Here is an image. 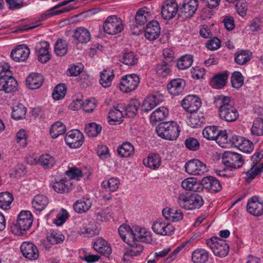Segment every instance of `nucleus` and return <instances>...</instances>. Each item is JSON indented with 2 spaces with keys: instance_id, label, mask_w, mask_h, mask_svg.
Wrapping results in <instances>:
<instances>
[{
  "instance_id": "nucleus-45",
  "label": "nucleus",
  "mask_w": 263,
  "mask_h": 263,
  "mask_svg": "<svg viewBox=\"0 0 263 263\" xmlns=\"http://www.w3.org/2000/svg\"><path fill=\"white\" fill-rule=\"evenodd\" d=\"M205 119L204 116L201 114H192L190 116L187 123L188 125L193 128H197L201 126L204 124Z\"/></svg>"
},
{
  "instance_id": "nucleus-52",
  "label": "nucleus",
  "mask_w": 263,
  "mask_h": 263,
  "mask_svg": "<svg viewBox=\"0 0 263 263\" xmlns=\"http://www.w3.org/2000/svg\"><path fill=\"white\" fill-rule=\"evenodd\" d=\"M102 126L96 123H90L86 125L85 132L89 137H97L101 132Z\"/></svg>"
},
{
  "instance_id": "nucleus-6",
  "label": "nucleus",
  "mask_w": 263,
  "mask_h": 263,
  "mask_svg": "<svg viewBox=\"0 0 263 263\" xmlns=\"http://www.w3.org/2000/svg\"><path fill=\"white\" fill-rule=\"evenodd\" d=\"M124 28L123 22L117 15L109 16L105 20L103 25V29L105 32L114 35L120 33Z\"/></svg>"
},
{
  "instance_id": "nucleus-61",
  "label": "nucleus",
  "mask_w": 263,
  "mask_h": 263,
  "mask_svg": "<svg viewBox=\"0 0 263 263\" xmlns=\"http://www.w3.org/2000/svg\"><path fill=\"white\" fill-rule=\"evenodd\" d=\"M132 232H133V229H131L129 226L126 225H122L118 229V232L120 237L126 243H128L129 241L126 239V235H127L129 237L131 238L130 234Z\"/></svg>"
},
{
  "instance_id": "nucleus-5",
  "label": "nucleus",
  "mask_w": 263,
  "mask_h": 263,
  "mask_svg": "<svg viewBox=\"0 0 263 263\" xmlns=\"http://www.w3.org/2000/svg\"><path fill=\"white\" fill-rule=\"evenodd\" d=\"M206 244L216 256L223 257L229 253V246L226 240L218 237H211L206 241Z\"/></svg>"
},
{
  "instance_id": "nucleus-43",
  "label": "nucleus",
  "mask_w": 263,
  "mask_h": 263,
  "mask_svg": "<svg viewBox=\"0 0 263 263\" xmlns=\"http://www.w3.org/2000/svg\"><path fill=\"white\" fill-rule=\"evenodd\" d=\"M13 200L12 194L4 192L0 194V208L4 210H8L11 208V204Z\"/></svg>"
},
{
  "instance_id": "nucleus-1",
  "label": "nucleus",
  "mask_w": 263,
  "mask_h": 263,
  "mask_svg": "<svg viewBox=\"0 0 263 263\" xmlns=\"http://www.w3.org/2000/svg\"><path fill=\"white\" fill-rule=\"evenodd\" d=\"M214 104L218 108L219 115L222 120L232 122L239 118V112L229 97L216 96L214 97Z\"/></svg>"
},
{
  "instance_id": "nucleus-40",
  "label": "nucleus",
  "mask_w": 263,
  "mask_h": 263,
  "mask_svg": "<svg viewBox=\"0 0 263 263\" xmlns=\"http://www.w3.org/2000/svg\"><path fill=\"white\" fill-rule=\"evenodd\" d=\"M40 164L45 169H50L56 164L55 158L48 154L41 155L39 159Z\"/></svg>"
},
{
  "instance_id": "nucleus-33",
  "label": "nucleus",
  "mask_w": 263,
  "mask_h": 263,
  "mask_svg": "<svg viewBox=\"0 0 263 263\" xmlns=\"http://www.w3.org/2000/svg\"><path fill=\"white\" fill-rule=\"evenodd\" d=\"M71 184L69 180L62 179L59 181L55 180L52 186L56 192L62 194L68 192L70 190Z\"/></svg>"
},
{
  "instance_id": "nucleus-2",
  "label": "nucleus",
  "mask_w": 263,
  "mask_h": 263,
  "mask_svg": "<svg viewBox=\"0 0 263 263\" xmlns=\"http://www.w3.org/2000/svg\"><path fill=\"white\" fill-rule=\"evenodd\" d=\"M156 130L159 137L168 140L176 139L180 132L179 125L174 121L160 123L156 127Z\"/></svg>"
},
{
  "instance_id": "nucleus-23",
  "label": "nucleus",
  "mask_w": 263,
  "mask_h": 263,
  "mask_svg": "<svg viewBox=\"0 0 263 263\" xmlns=\"http://www.w3.org/2000/svg\"><path fill=\"white\" fill-rule=\"evenodd\" d=\"M160 26L157 21L148 23L145 28V37L149 41H154L159 37L160 34Z\"/></svg>"
},
{
  "instance_id": "nucleus-12",
  "label": "nucleus",
  "mask_w": 263,
  "mask_h": 263,
  "mask_svg": "<svg viewBox=\"0 0 263 263\" xmlns=\"http://www.w3.org/2000/svg\"><path fill=\"white\" fill-rule=\"evenodd\" d=\"M179 10L175 0H165L162 6L161 16L165 20H170L179 12Z\"/></svg>"
},
{
  "instance_id": "nucleus-11",
  "label": "nucleus",
  "mask_w": 263,
  "mask_h": 263,
  "mask_svg": "<svg viewBox=\"0 0 263 263\" xmlns=\"http://www.w3.org/2000/svg\"><path fill=\"white\" fill-rule=\"evenodd\" d=\"M198 4V0H183L178 15L184 18L193 16L197 10Z\"/></svg>"
},
{
  "instance_id": "nucleus-14",
  "label": "nucleus",
  "mask_w": 263,
  "mask_h": 263,
  "mask_svg": "<svg viewBox=\"0 0 263 263\" xmlns=\"http://www.w3.org/2000/svg\"><path fill=\"white\" fill-rule=\"evenodd\" d=\"M49 43L45 41L37 43L35 45V50L37 56L38 60L42 63L47 62L51 58L49 52Z\"/></svg>"
},
{
  "instance_id": "nucleus-35",
  "label": "nucleus",
  "mask_w": 263,
  "mask_h": 263,
  "mask_svg": "<svg viewBox=\"0 0 263 263\" xmlns=\"http://www.w3.org/2000/svg\"><path fill=\"white\" fill-rule=\"evenodd\" d=\"M115 74L112 70L105 69L100 73V84L105 88L111 86Z\"/></svg>"
},
{
  "instance_id": "nucleus-44",
  "label": "nucleus",
  "mask_w": 263,
  "mask_h": 263,
  "mask_svg": "<svg viewBox=\"0 0 263 263\" xmlns=\"http://www.w3.org/2000/svg\"><path fill=\"white\" fill-rule=\"evenodd\" d=\"M79 233L84 237H93L98 234L99 230L96 226L84 223L80 228Z\"/></svg>"
},
{
  "instance_id": "nucleus-8",
  "label": "nucleus",
  "mask_w": 263,
  "mask_h": 263,
  "mask_svg": "<svg viewBox=\"0 0 263 263\" xmlns=\"http://www.w3.org/2000/svg\"><path fill=\"white\" fill-rule=\"evenodd\" d=\"M140 83V78L136 74H131L122 77L120 89L123 92L128 93L135 90Z\"/></svg>"
},
{
  "instance_id": "nucleus-56",
  "label": "nucleus",
  "mask_w": 263,
  "mask_h": 263,
  "mask_svg": "<svg viewBox=\"0 0 263 263\" xmlns=\"http://www.w3.org/2000/svg\"><path fill=\"white\" fill-rule=\"evenodd\" d=\"M138 58L133 52H125L121 58L120 61L127 65H134L137 63Z\"/></svg>"
},
{
  "instance_id": "nucleus-34",
  "label": "nucleus",
  "mask_w": 263,
  "mask_h": 263,
  "mask_svg": "<svg viewBox=\"0 0 263 263\" xmlns=\"http://www.w3.org/2000/svg\"><path fill=\"white\" fill-rule=\"evenodd\" d=\"M143 163L146 166L156 170L160 166L161 159L159 155L151 153L148 155L146 160H144Z\"/></svg>"
},
{
  "instance_id": "nucleus-20",
  "label": "nucleus",
  "mask_w": 263,
  "mask_h": 263,
  "mask_svg": "<svg viewBox=\"0 0 263 263\" xmlns=\"http://www.w3.org/2000/svg\"><path fill=\"white\" fill-rule=\"evenodd\" d=\"M130 235L133 240L136 241L149 242L152 240L151 232L139 226L134 227Z\"/></svg>"
},
{
  "instance_id": "nucleus-3",
  "label": "nucleus",
  "mask_w": 263,
  "mask_h": 263,
  "mask_svg": "<svg viewBox=\"0 0 263 263\" xmlns=\"http://www.w3.org/2000/svg\"><path fill=\"white\" fill-rule=\"evenodd\" d=\"M33 222V215L29 211H22L17 216V220L12 232L15 235H20L29 230Z\"/></svg>"
},
{
  "instance_id": "nucleus-36",
  "label": "nucleus",
  "mask_w": 263,
  "mask_h": 263,
  "mask_svg": "<svg viewBox=\"0 0 263 263\" xmlns=\"http://www.w3.org/2000/svg\"><path fill=\"white\" fill-rule=\"evenodd\" d=\"M208 259V252L204 249H196L192 254V260L194 263H206Z\"/></svg>"
},
{
  "instance_id": "nucleus-59",
  "label": "nucleus",
  "mask_w": 263,
  "mask_h": 263,
  "mask_svg": "<svg viewBox=\"0 0 263 263\" xmlns=\"http://www.w3.org/2000/svg\"><path fill=\"white\" fill-rule=\"evenodd\" d=\"M67 88L65 84H60L54 89L52 92V97L55 100H59L63 98L66 93Z\"/></svg>"
},
{
  "instance_id": "nucleus-46",
  "label": "nucleus",
  "mask_w": 263,
  "mask_h": 263,
  "mask_svg": "<svg viewBox=\"0 0 263 263\" xmlns=\"http://www.w3.org/2000/svg\"><path fill=\"white\" fill-rule=\"evenodd\" d=\"M132 243H130L128 241V243H127L130 247L129 250H127L124 253L125 257L128 256H136L139 255L143 251V247L142 245L139 243L136 242V241L133 240Z\"/></svg>"
},
{
  "instance_id": "nucleus-38",
  "label": "nucleus",
  "mask_w": 263,
  "mask_h": 263,
  "mask_svg": "<svg viewBox=\"0 0 263 263\" xmlns=\"http://www.w3.org/2000/svg\"><path fill=\"white\" fill-rule=\"evenodd\" d=\"M261 172H263V162L259 164L258 166L251 165V168L244 173L245 179L247 182L250 183Z\"/></svg>"
},
{
  "instance_id": "nucleus-60",
  "label": "nucleus",
  "mask_w": 263,
  "mask_h": 263,
  "mask_svg": "<svg viewBox=\"0 0 263 263\" xmlns=\"http://www.w3.org/2000/svg\"><path fill=\"white\" fill-rule=\"evenodd\" d=\"M64 235L54 231L47 237V241L51 245L60 243L64 241Z\"/></svg>"
},
{
  "instance_id": "nucleus-39",
  "label": "nucleus",
  "mask_w": 263,
  "mask_h": 263,
  "mask_svg": "<svg viewBox=\"0 0 263 263\" xmlns=\"http://www.w3.org/2000/svg\"><path fill=\"white\" fill-rule=\"evenodd\" d=\"M91 203L89 199H82L78 200L73 205L74 210L78 213H83L87 211L91 207Z\"/></svg>"
},
{
  "instance_id": "nucleus-62",
  "label": "nucleus",
  "mask_w": 263,
  "mask_h": 263,
  "mask_svg": "<svg viewBox=\"0 0 263 263\" xmlns=\"http://www.w3.org/2000/svg\"><path fill=\"white\" fill-rule=\"evenodd\" d=\"M68 217V214L67 211L62 209L57 214L56 218L54 220V223L58 226H61Z\"/></svg>"
},
{
  "instance_id": "nucleus-58",
  "label": "nucleus",
  "mask_w": 263,
  "mask_h": 263,
  "mask_svg": "<svg viewBox=\"0 0 263 263\" xmlns=\"http://www.w3.org/2000/svg\"><path fill=\"white\" fill-rule=\"evenodd\" d=\"M231 81L234 88L239 89L243 84V77L240 72L235 71L232 74Z\"/></svg>"
},
{
  "instance_id": "nucleus-42",
  "label": "nucleus",
  "mask_w": 263,
  "mask_h": 263,
  "mask_svg": "<svg viewBox=\"0 0 263 263\" xmlns=\"http://www.w3.org/2000/svg\"><path fill=\"white\" fill-rule=\"evenodd\" d=\"M161 100H159L156 96H152L146 98L142 105V110L147 112L153 109L156 105L159 104Z\"/></svg>"
},
{
  "instance_id": "nucleus-53",
  "label": "nucleus",
  "mask_w": 263,
  "mask_h": 263,
  "mask_svg": "<svg viewBox=\"0 0 263 263\" xmlns=\"http://www.w3.org/2000/svg\"><path fill=\"white\" fill-rule=\"evenodd\" d=\"M68 45L67 42L61 39H59L54 46V52L58 56L62 57L67 52Z\"/></svg>"
},
{
  "instance_id": "nucleus-22",
  "label": "nucleus",
  "mask_w": 263,
  "mask_h": 263,
  "mask_svg": "<svg viewBox=\"0 0 263 263\" xmlns=\"http://www.w3.org/2000/svg\"><path fill=\"white\" fill-rule=\"evenodd\" d=\"M30 54L29 48L25 45H20L14 48L11 52V57L17 62L25 61Z\"/></svg>"
},
{
  "instance_id": "nucleus-48",
  "label": "nucleus",
  "mask_w": 263,
  "mask_h": 263,
  "mask_svg": "<svg viewBox=\"0 0 263 263\" xmlns=\"http://www.w3.org/2000/svg\"><path fill=\"white\" fill-rule=\"evenodd\" d=\"M140 102L137 100H132L128 105L124 108V112L129 118L136 116L140 107Z\"/></svg>"
},
{
  "instance_id": "nucleus-64",
  "label": "nucleus",
  "mask_w": 263,
  "mask_h": 263,
  "mask_svg": "<svg viewBox=\"0 0 263 263\" xmlns=\"http://www.w3.org/2000/svg\"><path fill=\"white\" fill-rule=\"evenodd\" d=\"M254 149V144L250 140L244 139L242 144L240 145L239 149L246 153H251Z\"/></svg>"
},
{
  "instance_id": "nucleus-27",
  "label": "nucleus",
  "mask_w": 263,
  "mask_h": 263,
  "mask_svg": "<svg viewBox=\"0 0 263 263\" xmlns=\"http://www.w3.org/2000/svg\"><path fill=\"white\" fill-rule=\"evenodd\" d=\"M73 37L78 42L86 44L90 41L91 35L87 29L80 27L74 30Z\"/></svg>"
},
{
  "instance_id": "nucleus-25",
  "label": "nucleus",
  "mask_w": 263,
  "mask_h": 263,
  "mask_svg": "<svg viewBox=\"0 0 263 263\" xmlns=\"http://www.w3.org/2000/svg\"><path fill=\"white\" fill-rule=\"evenodd\" d=\"M124 114V107L122 105H118L114 107L109 112L108 122L112 125L120 124Z\"/></svg>"
},
{
  "instance_id": "nucleus-16",
  "label": "nucleus",
  "mask_w": 263,
  "mask_h": 263,
  "mask_svg": "<svg viewBox=\"0 0 263 263\" xmlns=\"http://www.w3.org/2000/svg\"><path fill=\"white\" fill-rule=\"evenodd\" d=\"M17 81L10 74H4L0 77V91L9 93L17 89Z\"/></svg>"
},
{
  "instance_id": "nucleus-32",
  "label": "nucleus",
  "mask_w": 263,
  "mask_h": 263,
  "mask_svg": "<svg viewBox=\"0 0 263 263\" xmlns=\"http://www.w3.org/2000/svg\"><path fill=\"white\" fill-rule=\"evenodd\" d=\"M182 187L188 191L193 192H200L202 190L201 184L193 177L187 178L181 182Z\"/></svg>"
},
{
  "instance_id": "nucleus-15",
  "label": "nucleus",
  "mask_w": 263,
  "mask_h": 263,
  "mask_svg": "<svg viewBox=\"0 0 263 263\" xmlns=\"http://www.w3.org/2000/svg\"><path fill=\"white\" fill-rule=\"evenodd\" d=\"M201 186L210 193H218L222 189L221 183L216 178L208 176L201 180Z\"/></svg>"
},
{
  "instance_id": "nucleus-10",
  "label": "nucleus",
  "mask_w": 263,
  "mask_h": 263,
  "mask_svg": "<svg viewBox=\"0 0 263 263\" xmlns=\"http://www.w3.org/2000/svg\"><path fill=\"white\" fill-rule=\"evenodd\" d=\"M84 140L83 134L78 130L69 131L65 137L66 144L71 148L80 147Z\"/></svg>"
},
{
  "instance_id": "nucleus-51",
  "label": "nucleus",
  "mask_w": 263,
  "mask_h": 263,
  "mask_svg": "<svg viewBox=\"0 0 263 263\" xmlns=\"http://www.w3.org/2000/svg\"><path fill=\"white\" fill-rule=\"evenodd\" d=\"M155 71L159 77L165 78L170 74L171 68L170 65L166 62L163 61L156 66Z\"/></svg>"
},
{
  "instance_id": "nucleus-4",
  "label": "nucleus",
  "mask_w": 263,
  "mask_h": 263,
  "mask_svg": "<svg viewBox=\"0 0 263 263\" xmlns=\"http://www.w3.org/2000/svg\"><path fill=\"white\" fill-rule=\"evenodd\" d=\"M180 206L186 210H192L199 209L204 203L202 197L198 194H192L190 196L180 194L178 198Z\"/></svg>"
},
{
  "instance_id": "nucleus-37",
  "label": "nucleus",
  "mask_w": 263,
  "mask_h": 263,
  "mask_svg": "<svg viewBox=\"0 0 263 263\" xmlns=\"http://www.w3.org/2000/svg\"><path fill=\"white\" fill-rule=\"evenodd\" d=\"M228 75L227 72H222L215 75L211 81V85L215 88H221L227 82Z\"/></svg>"
},
{
  "instance_id": "nucleus-17",
  "label": "nucleus",
  "mask_w": 263,
  "mask_h": 263,
  "mask_svg": "<svg viewBox=\"0 0 263 263\" xmlns=\"http://www.w3.org/2000/svg\"><path fill=\"white\" fill-rule=\"evenodd\" d=\"M182 107L187 111L194 112L201 107V102L199 98L196 95H188L181 103Z\"/></svg>"
},
{
  "instance_id": "nucleus-21",
  "label": "nucleus",
  "mask_w": 263,
  "mask_h": 263,
  "mask_svg": "<svg viewBox=\"0 0 263 263\" xmlns=\"http://www.w3.org/2000/svg\"><path fill=\"white\" fill-rule=\"evenodd\" d=\"M148 16V12H146L144 9L138 10L135 16L136 24L131 28L133 34L136 35L140 34L142 30V29L140 28L142 27L147 21V17Z\"/></svg>"
},
{
  "instance_id": "nucleus-7",
  "label": "nucleus",
  "mask_w": 263,
  "mask_h": 263,
  "mask_svg": "<svg viewBox=\"0 0 263 263\" xmlns=\"http://www.w3.org/2000/svg\"><path fill=\"white\" fill-rule=\"evenodd\" d=\"M222 162L226 166L237 169L242 166L244 160L240 154L231 151H226L223 154Z\"/></svg>"
},
{
  "instance_id": "nucleus-31",
  "label": "nucleus",
  "mask_w": 263,
  "mask_h": 263,
  "mask_svg": "<svg viewBox=\"0 0 263 263\" xmlns=\"http://www.w3.org/2000/svg\"><path fill=\"white\" fill-rule=\"evenodd\" d=\"M168 115V109L165 107H160L152 114L150 121L153 124H156L157 122L164 120Z\"/></svg>"
},
{
  "instance_id": "nucleus-41",
  "label": "nucleus",
  "mask_w": 263,
  "mask_h": 263,
  "mask_svg": "<svg viewBox=\"0 0 263 263\" xmlns=\"http://www.w3.org/2000/svg\"><path fill=\"white\" fill-rule=\"evenodd\" d=\"M252 53L248 50H242L235 54V62L239 65H244L252 58Z\"/></svg>"
},
{
  "instance_id": "nucleus-26",
  "label": "nucleus",
  "mask_w": 263,
  "mask_h": 263,
  "mask_svg": "<svg viewBox=\"0 0 263 263\" xmlns=\"http://www.w3.org/2000/svg\"><path fill=\"white\" fill-rule=\"evenodd\" d=\"M44 80V77L41 74L32 73L27 77L26 82L29 89H36L42 85Z\"/></svg>"
},
{
  "instance_id": "nucleus-54",
  "label": "nucleus",
  "mask_w": 263,
  "mask_h": 263,
  "mask_svg": "<svg viewBox=\"0 0 263 263\" xmlns=\"http://www.w3.org/2000/svg\"><path fill=\"white\" fill-rule=\"evenodd\" d=\"M218 134V127L216 126H207L202 131L204 138L209 140H215Z\"/></svg>"
},
{
  "instance_id": "nucleus-55",
  "label": "nucleus",
  "mask_w": 263,
  "mask_h": 263,
  "mask_svg": "<svg viewBox=\"0 0 263 263\" xmlns=\"http://www.w3.org/2000/svg\"><path fill=\"white\" fill-rule=\"evenodd\" d=\"M27 109L22 104H18L13 108L12 117L15 120H21L25 118Z\"/></svg>"
},
{
  "instance_id": "nucleus-50",
  "label": "nucleus",
  "mask_w": 263,
  "mask_h": 263,
  "mask_svg": "<svg viewBox=\"0 0 263 263\" xmlns=\"http://www.w3.org/2000/svg\"><path fill=\"white\" fill-rule=\"evenodd\" d=\"M193 62V57L191 54H185L180 58L177 62V66L179 69L184 70L191 67Z\"/></svg>"
},
{
  "instance_id": "nucleus-13",
  "label": "nucleus",
  "mask_w": 263,
  "mask_h": 263,
  "mask_svg": "<svg viewBox=\"0 0 263 263\" xmlns=\"http://www.w3.org/2000/svg\"><path fill=\"white\" fill-rule=\"evenodd\" d=\"M248 212L255 216L263 215V200L257 196H253L249 198L247 204Z\"/></svg>"
},
{
  "instance_id": "nucleus-63",
  "label": "nucleus",
  "mask_w": 263,
  "mask_h": 263,
  "mask_svg": "<svg viewBox=\"0 0 263 263\" xmlns=\"http://www.w3.org/2000/svg\"><path fill=\"white\" fill-rule=\"evenodd\" d=\"M185 144L189 149L193 151L198 150L200 146L198 141L192 137L187 138L185 141Z\"/></svg>"
},
{
  "instance_id": "nucleus-30",
  "label": "nucleus",
  "mask_w": 263,
  "mask_h": 263,
  "mask_svg": "<svg viewBox=\"0 0 263 263\" xmlns=\"http://www.w3.org/2000/svg\"><path fill=\"white\" fill-rule=\"evenodd\" d=\"M117 151L120 157L128 158L134 155L135 148L131 143L125 142L118 147Z\"/></svg>"
},
{
  "instance_id": "nucleus-24",
  "label": "nucleus",
  "mask_w": 263,
  "mask_h": 263,
  "mask_svg": "<svg viewBox=\"0 0 263 263\" xmlns=\"http://www.w3.org/2000/svg\"><path fill=\"white\" fill-rule=\"evenodd\" d=\"M185 82L182 79H174L168 83L166 88L168 93L173 96H177L184 90Z\"/></svg>"
},
{
  "instance_id": "nucleus-28",
  "label": "nucleus",
  "mask_w": 263,
  "mask_h": 263,
  "mask_svg": "<svg viewBox=\"0 0 263 263\" xmlns=\"http://www.w3.org/2000/svg\"><path fill=\"white\" fill-rule=\"evenodd\" d=\"M93 248L98 252L104 255H110L111 253L110 246L106 240L101 238H99L95 241Z\"/></svg>"
},
{
  "instance_id": "nucleus-29",
  "label": "nucleus",
  "mask_w": 263,
  "mask_h": 263,
  "mask_svg": "<svg viewBox=\"0 0 263 263\" xmlns=\"http://www.w3.org/2000/svg\"><path fill=\"white\" fill-rule=\"evenodd\" d=\"M32 207L36 211H42L49 203V199L43 195H35L32 200Z\"/></svg>"
},
{
  "instance_id": "nucleus-57",
  "label": "nucleus",
  "mask_w": 263,
  "mask_h": 263,
  "mask_svg": "<svg viewBox=\"0 0 263 263\" xmlns=\"http://www.w3.org/2000/svg\"><path fill=\"white\" fill-rule=\"evenodd\" d=\"M120 184V181L117 178H110L107 181H104L102 186L104 189H108L110 192H115L117 190Z\"/></svg>"
},
{
  "instance_id": "nucleus-47",
  "label": "nucleus",
  "mask_w": 263,
  "mask_h": 263,
  "mask_svg": "<svg viewBox=\"0 0 263 263\" xmlns=\"http://www.w3.org/2000/svg\"><path fill=\"white\" fill-rule=\"evenodd\" d=\"M66 127L62 122L58 121L51 127L50 133L52 138L55 139L59 136L64 135L66 132Z\"/></svg>"
},
{
  "instance_id": "nucleus-18",
  "label": "nucleus",
  "mask_w": 263,
  "mask_h": 263,
  "mask_svg": "<svg viewBox=\"0 0 263 263\" xmlns=\"http://www.w3.org/2000/svg\"><path fill=\"white\" fill-rule=\"evenodd\" d=\"M153 231L160 235H171L175 231L173 225L168 222L159 220L153 223L152 226Z\"/></svg>"
},
{
  "instance_id": "nucleus-9",
  "label": "nucleus",
  "mask_w": 263,
  "mask_h": 263,
  "mask_svg": "<svg viewBox=\"0 0 263 263\" xmlns=\"http://www.w3.org/2000/svg\"><path fill=\"white\" fill-rule=\"evenodd\" d=\"M185 170L191 175H202L208 172L206 164L196 159L187 161L185 165Z\"/></svg>"
},
{
  "instance_id": "nucleus-19",
  "label": "nucleus",
  "mask_w": 263,
  "mask_h": 263,
  "mask_svg": "<svg viewBox=\"0 0 263 263\" xmlns=\"http://www.w3.org/2000/svg\"><path fill=\"white\" fill-rule=\"evenodd\" d=\"M20 250L23 256L29 260H36L39 256L37 248L32 242H24Z\"/></svg>"
},
{
  "instance_id": "nucleus-49",
  "label": "nucleus",
  "mask_w": 263,
  "mask_h": 263,
  "mask_svg": "<svg viewBox=\"0 0 263 263\" xmlns=\"http://www.w3.org/2000/svg\"><path fill=\"white\" fill-rule=\"evenodd\" d=\"M251 134L254 137L263 135V119L258 118L254 120L251 128Z\"/></svg>"
}]
</instances>
